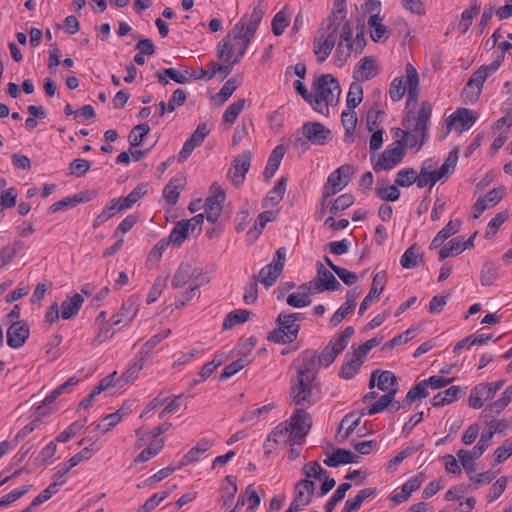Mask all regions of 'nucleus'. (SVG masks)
<instances>
[{
	"instance_id": "f257e3e1",
	"label": "nucleus",
	"mask_w": 512,
	"mask_h": 512,
	"mask_svg": "<svg viewBox=\"0 0 512 512\" xmlns=\"http://www.w3.org/2000/svg\"><path fill=\"white\" fill-rule=\"evenodd\" d=\"M432 113V106L429 102H423L416 115L406 117L403 120V126L411 130L403 132L404 145L410 148L417 146L420 149L428 139L429 119Z\"/></svg>"
},
{
	"instance_id": "f03ea898",
	"label": "nucleus",
	"mask_w": 512,
	"mask_h": 512,
	"mask_svg": "<svg viewBox=\"0 0 512 512\" xmlns=\"http://www.w3.org/2000/svg\"><path fill=\"white\" fill-rule=\"evenodd\" d=\"M341 88L339 81L332 74H322L313 83V109L327 114L329 105H337Z\"/></svg>"
},
{
	"instance_id": "7ed1b4c3",
	"label": "nucleus",
	"mask_w": 512,
	"mask_h": 512,
	"mask_svg": "<svg viewBox=\"0 0 512 512\" xmlns=\"http://www.w3.org/2000/svg\"><path fill=\"white\" fill-rule=\"evenodd\" d=\"M277 328L269 332L267 340L278 343L288 344L294 342L300 331V325L293 323L287 313L281 312L276 319Z\"/></svg>"
},
{
	"instance_id": "20e7f679",
	"label": "nucleus",
	"mask_w": 512,
	"mask_h": 512,
	"mask_svg": "<svg viewBox=\"0 0 512 512\" xmlns=\"http://www.w3.org/2000/svg\"><path fill=\"white\" fill-rule=\"evenodd\" d=\"M354 334L352 326L346 327L343 332L334 336L330 342L324 347L319 356H317L318 364L328 367L331 365L336 357L346 348L349 339Z\"/></svg>"
},
{
	"instance_id": "39448f33",
	"label": "nucleus",
	"mask_w": 512,
	"mask_h": 512,
	"mask_svg": "<svg viewBox=\"0 0 512 512\" xmlns=\"http://www.w3.org/2000/svg\"><path fill=\"white\" fill-rule=\"evenodd\" d=\"M353 173L354 168L349 164L342 165L332 172L323 187V199L326 200L346 187Z\"/></svg>"
},
{
	"instance_id": "423d86ee",
	"label": "nucleus",
	"mask_w": 512,
	"mask_h": 512,
	"mask_svg": "<svg viewBox=\"0 0 512 512\" xmlns=\"http://www.w3.org/2000/svg\"><path fill=\"white\" fill-rule=\"evenodd\" d=\"M406 146L404 140H397L393 145H389L379 156L374 164L375 171L390 170L400 163L405 156Z\"/></svg>"
},
{
	"instance_id": "0eeeda50",
	"label": "nucleus",
	"mask_w": 512,
	"mask_h": 512,
	"mask_svg": "<svg viewBox=\"0 0 512 512\" xmlns=\"http://www.w3.org/2000/svg\"><path fill=\"white\" fill-rule=\"evenodd\" d=\"M314 382H307L306 380L296 379L292 381V387L290 391V398L296 405V408L306 409L310 407L315 399L313 398Z\"/></svg>"
},
{
	"instance_id": "6e6552de",
	"label": "nucleus",
	"mask_w": 512,
	"mask_h": 512,
	"mask_svg": "<svg viewBox=\"0 0 512 512\" xmlns=\"http://www.w3.org/2000/svg\"><path fill=\"white\" fill-rule=\"evenodd\" d=\"M213 193L206 198L202 207L204 208V216L211 224H215L221 215L223 202L225 201V192L222 188L212 185Z\"/></svg>"
},
{
	"instance_id": "1a4fd4ad",
	"label": "nucleus",
	"mask_w": 512,
	"mask_h": 512,
	"mask_svg": "<svg viewBox=\"0 0 512 512\" xmlns=\"http://www.w3.org/2000/svg\"><path fill=\"white\" fill-rule=\"evenodd\" d=\"M351 24L346 15L329 16L323 21L318 29V33L323 35L325 39L333 43L335 46L337 39H340L344 26Z\"/></svg>"
},
{
	"instance_id": "9d476101",
	"label": "nucleus",
	"mask_w": 512,
	"mask_h": 512,
	"mask_svg": "<svg viewBox=\"0 0 512 512\" xmlns=\"http://www.w3.org/2000/svg\"><path fill=\"white\" fill-rule=\"evenodd\" d=\"M299 366L297 367L296 379L306 380L307 382H314L316 380L318 359L315 350H305L298 359Z\"/></svg>"
},
{
	"instance_id": "9b49d317",
	"label": "nucleus",
	"mask_w": 512,
	"mask_h": 512,
	"mask_svg": "<svg viewBox=\"0 0 512 512\" xmlns=\"http://www.w3.org/2000/svg\"><path fill=\"white\" fill-rule=\"evenodd\" d=\"M352 52L356 53V45L352 38V24H346L342 33H340V40L336 49L335 57L338 65H344Z\"/></svg>"
},
{
	"instance_id": "f8f14e48",
	"label": "nucleus",
	"mask_w": 512,
	"mask_h": 512,
	"mask_svg": "<svg viewBox=\"0 0 512 512\" xmlns=\"http://www.w3.org/2000/svg\"><path fill=\"white\" fill-rule=\"evenodd\" d=\"M251 158L252 153L244 151L233 160L232 167L234 170H229L228 177L235 186H239L244 182L245 174L251 166Z\"/></svg>"
},
{
	"instance_id": "ddd939ff",
	"label": "nucleus",
	"mask_w": 512,
	"mask_h": 512,
	"mask_svg": "<svg viewBox=\"0 0 512 512\" xmlns=\"http://www.w3.org/2000/svg\"><path fill=\"white\" fill-rule=\"evenodd\" d=\"M288 422L294 432V439H302L312 426V417L306 412V409L295 408Z\"/></svg>"
},
{
	"instance_id": "4468645a",
	"label": "nucleus",
	"mask_w": 512,
	"mask_h": 512,
	"mask_svg": "<svg viewBox=\"0 0 512 512\" xmlns=\"http://www.w3.org/2000/svg\"><path fill=\"white\" fill-rule=\"evenodd\" d=\"M30 335V329L24 321H14L7 330V344L18 349L22 347Z\"/></svg>"
},
{
	"instance_id": "2eb2a0df",
	"label": "nucleus",
	"mask_w": 512,
	"mask_h": 512,
	"mask_svg": "<svg viewBox=\"0 0 512 512\" xmlns=\"http://www.w3.org/2000/svg\"><path fill=\"white\" fill-rule=\"evenodd\" d=\"M487 79V73L479 68L472 73L465 88L463 89V96L470 102H475L479 99L483 85Z\"/></svg>"
},
{
	"instance_id": "dca6fc26",
	"label": "nucleus",
	"mask_w": 512,
	"mask_h": 512,
	"mask_svg": "<svg viewBox=\"0 0 512 512\" xmlns=\"http://www.w3.org/2000/svg\"><path fill=\"white\" fill-rule=\"evenodd\" d=\"M386 283L387 274L385 271L378 272L374 275L370 291L360 304L358 311L359 315H363L372 301L379 297V295L383 292Z\"/></svg>"
},
{
	"instance_id": "f3484780",
	"label": "nucleus",
	"mask_w": 512,
	"mask_h": 512,
	"mask_svg": "<svg viewBox=\"0 0 512 512\" xmlns=\"http://www.w3.org/2000/svg\"><path fill=\"white\" fill-rule=\"evenodd\" d=\"M301 131L304 137L316 145H324L330 136V130L319 122H306Z\"/></svg>"
},
{
	"instance_id": "a211bd4d",
	"label": "nucleus",
	"mask_w": 512,
	"mask_h": 512,
	"mask_svg": "<svg viewBox=\"0 0 512 512\" xmlns=\"http://www.w3.org/2000/svg\"><path fill=\"white\" fill-rule=\"evenodd\" d=\"M138 311L136 301L133 297L128 298L123 302L119 312L113 315L109 323L111 326H125L133 320Z\"/></svg>"
},
{
	"instance_id": "6ab92c4d",
	"label": "nucleus",
	"mask_w": 512,
	"mask_h": 512,
	"mask_svg": "<svg viewBox=\"0 0 512 512\" xmlns=\"http://www.w3.org/2000/svg\"><path fill=\"white\" fill-rule=\"evenodd\" d=\"M505 192L503 186L493 188L484 197L479 198L473 205L474 218H478L486 209L495 206L501 201Z\"/></svg>"
},
{
	"instance_id": "aec40b11",
	"label": "nucleus",
	"mask_w": 512,
	"mask_h": 512,
	"mask_svg": "<svg viewBox=\"0 0 512 512\" xmlns=\"http://www.w3.org/2000/svg\"><path fill=\"white\" fill-rule=\"evenodd\" d=\"M316 269L317 280L319 281L317 292L338 291L342 288L340 282L335 278L333 273L328 271L321 262H317Z\"/></svg>"
},
{
	"instance_id": "412c9836",
	"label": "nucleus",
	"mask_w": 512,
	"mask_h": 512,
	"mask_svg": "<svg viewBox=\"0 0 512 512\" xmlns=\"http://www.w3.org/2000/svg\"><path fill=\"white\" fill-rule=\"evenodd\" d=\"M187 184V179L184 175H177L173 177L163 189V198L169 206L177 203L181 191Z\"/></svg>"
},
{
	"instance_id": "4be33fe9",
	"label": "nucleus",
	"mask_w": 512,
	"mask_h": 512,
	"mask_svg": "<svg viewBox=\"0 0 512 512\" xmlns=\"http://www.w3.org/2000/svg\"><path fill=\"white\" fill-rule=\"evenodd\" d=\"M315 491V483L310 479H303L298 481L294 486V499L293 501L299 506H307Z\"/></svg>"
},
{
	"instance_id": "5701e85b",
	"label": "nucleus",
	"mask_w": 512,
	"mask_h": 512,
	"mask_svg": "<svg viewBox=\"0 0 512 512\" xmlns=\"http://www.w3.org/2000/svg\"><path fill=\"white\" fill-rule=\"evenodd\" d=\"M360 292L357 288L351 289L346 293V302L333 314L330 319L332 327L338 326L341 321L349 315L355 308L356 299L359 297Z\"/></svg>"
},
{
	"instance_id": "b1692460",
	"label": "nucleus",
	"mask_w": 512,
	"mask_h": 512,
	"mask_svg": "<svg viewBox=\"0 0 512 512\" xmlns=\"http://www.w3.org/2000/svg\"><path fill=\"white\" fill-rule=\"evenodd\" d=\"M423 481V473H419L418 475L410 478L402 485L401 492L396 493L391 497V501L396 504L407 501L411 494L421 487Z\"/></svg>"
},
{
	"instance_id": "393cba45",
	"label": "nucleus",
	"mask_w": 512,
	"mask_h": 512,
	"mask_svg": "<svg viewBox=\"0 0 512 512\" xmlns=\"http://www.w3.org/2000/svg\"><path fill=\"white\" fill-rule=\"evenodd\" d=\"M493 397L491 388L488 387L487 383H480L471 389L468 404L471 408L479 409L483 407L485 401Z\"/></svg>"
},
{
	"instance_id": "a878e982",
	"label": "nucleus",
	"mask_w": 512,
	"mask_h": 512,
	"mask_svg": "<svg viewBox=\"0 0 512 512\" xmlns=\"http://www.w3.org/2000/svg\"><path fill=\"white\" fill-rule=\"evenodd\" d=\"M383 17L379 13L370 15L368 19V26L370 28V36L374 42H384L390 37V31L387 26L381 22Z\"/></svg>"
},
{
	"instance_id": "bb28decb",
	"label": "nucleus",
	"mask_w": 512,
	"mask_h": 512,
	"mask_svg": "<svg viewBox=\"0 0 512 512\" xmlns=\"http://www.w3.org/2000/svg\"><path fill=\"white\" fill-rule=\"evenodd\" d=\"M222 494L219 498V503L222 507L228 509L231 507L235 495L237 493L236 479L233 476H226L221 484Z\"/></svg>"
},
{
	"instance_id": "cd10ccee",
	"label": "nucleus",
	"mask_w": 512,
	"mask_h": 512,
	"mask_svg": "<svg viewBox=\"0 0 512 512\" xmlns=\"http://www.w3.org/2000/svg\"><path fill=\"white\" fill-rule=\"evenodd\" d=\"M191 221L192 219H186L177 222L169 237L166 239L169 245L179 247L183 241L188 238Z\"/></svg>"
},
{
	"instance_id": "c85d7f7f",
	"label": "nucleus",
	"mask_w": 512,
	"mask_h": 512,
	"mask_svg": "<svg viewBox=\"0 0 512 512\" xmlns=\"http://www.w3.org/2000/svg\"><path fill=\"white\" fill-rule=\"evenodd\" d=\"M166 77H169L176 83L185 84L189 82L190 78L192 77V73H190L188 70L180 71L175 68H166L162 72L157 73L158 81L163 85L168 84Z\"/></svg>"
},
{
	"instance_id": "c756f323",
	"label": "nucleus",
	"mask_w": 512,
	"mask_h": 512,
	"mask_svg": "<svg viewBox=\"0 0 512 512\" xmlns=\"http://www.w3.org/2000/svg\"><path fill=\"white\" fill-rule=\"evenodd\" d=\"M84 303L81 294L76 293L71 298L66 299L61 304V317L65 320L70 319L78 314Z\"/></svg>"
},
{
	"instance_id": "7c9ffc66",
	"label": "nucleus",
	"mask_w": 512,
	"mask_h": 512,
	"mask_svg": "<svg viewBox=\"0 0 512 512\" xmlns=\"http://www.w3.org/2000/svg\"><path fill=\"white\" fill-rule=\"evenodd\" d=\"M283 270V264L281 263H270L263 267L259 275V281H261L267 288L271 287L280 276Z\"/></svg>"
},
{
	"instance_id": "2f4dec72",
	"label": "nucleus",
	"mask_w": 512,
	"mask_h": 512,
	"mask_svg": "<svg viewBox=\"0 0 512 512\" xmlns=\"http://www.w3.org/2000/svg\"><path fill=\"white\" fill-rule=\"evenodd\" d=\"M285 150L282 145L276 146L269 156L267 166L263 172V177L269 181L278 170L281 160L284 157Z\"/></svg>"
},
{
	"instance_id": "473e14b6",
	"label": "nucleus",
	"mask_w": 512,
	"mask_h": 512,
	"mask_svg": "<svg viewBox=\"0 0 512 512\" xmlns=\"http://www.w3.org/2000/svg\"><path fill=\"white\" fill-rule=\"evenodd\" d=\"M286 182L287 179L285 177H281L277 181L273 189L269 191L267 196L263 199V207H274L283 199L284 193L286 191Z\"/></svg>"
},
{
	"instance_id": "72a5a7b5",
	"label": "nucleus",
	"mask_w": 512,
	"mask_h": 512,
	"mask_svg": "<svg viewBox=\"0 0 512 512\" xmlns=\"http://www.w3.org/2000/svg\"><path fill=\"white\" fill-rule=\"evenodd\" d=\"M334 48L333 43L324 38L318 32L314 38L313 51L317 56L318 62L323 63L331 54Z\"/></svg>"
},
{
	"instance_id": "f704fd0d",
	"label": "nucleus",
	"mask_w": 512,
	"mask_h": 512,
	"mask_svg": "<svg viewBox=\"0 0 512 512\" xmlns=\"http://www.w3.org/2000/svg\"><path fill=\"white\" fill-rule=\"evenodd\" d=\"M342 125L345 128V142L354 141V132L357 125V116L354 109L347 108L341 114Z\"/></svg>"
},
{
	"instance_id": "c9c22d12",
	"label": "nucleus",
	"mask_w": 512,
	"mask_h": 512,
	"mask_svg": "<svg viewBox=\"0 0 512 512\" xmlns=\"http://www.w3.org/2000/svg\"><path fill=\"white\" fill-rule=\"evenodd\" d=\"M461 222L460 220H450L446 226L440 230L437 235L434 237L430 244V249L438 248L445 240H447L451 235L457 233L460 229Z\"/></svg>"
},
{
	"instance_id": "e433bc0d",
	"label": "nucleus",
	"mask_w": 512,
	"mask_h": 512,
	"mask_svg": "<svg viewBox=\"0 0 512 512\" xmlns=\"http://www.w3.org/2000/svg\"><path fill=\"white\" fill-rule=\"evenodd\" d=\"M460 393H462V389L459 386H451L435 395L431 400V404L433 407H442L450 404L458 399Z\"/></svg>"
},
{
	"instance_id": "4c0bfd02",
	"label": "nucleus",
	"mask_w": 512,
	"mask_h": 512,
	"mask_svg": "<svg viewBox=\"0 0 512 512\" xmlns=\"http://www.w3.org/2000/svg\"><path fill=\"white\" fill-rule=\"evenodd\" d=\"M293 437L294 432L291 428V425L288 421L281 422L277 425L272 432L269 434L267 442L273 441L276 444L278 443H287L288 439Z\"/></svg>"
},
{
	"instance_id": "58836bf2",
	"label": "nucleus",
	"mask_w": 512,
	"mask_h": 512,
	"mask_svg": "<svg viewBox=\"0 0 512 512\" xmlns=\"http://www.w3.org/2000/svg\"><path fill=\"white\" fill-rule=\"evenodd\" d=\"M406 77H407V91H408V101L416 100L418 97L419 91V76L414 68V66L410 63L406 66Z\"/></svg>"
},
{
	"instance_id": "ea45409f",
	"label": "nucleus",
	"mask_w": 512,
	"mask_h": 512,
	"mask_svg": "<svg viewBox=\"0 0 512 512\" xmlns=\"http://www.w3.org/2000/svg\"><path fill=\"white\" fill-rule=\"evenodd\" d=\"M192 279V266L190 263H182L176 270L171 285L174 289L182 288Z\"/></svg>"
},
{
	"instance_id": "a19ab883",
	"label": "nucleus",
	"mask_w": 512,
	"mask_h": 512,
	"mask_svg": "<svg viewBox=\"0 0 512 512\" xmlns=\"http://www.w3.org/2000/svg\"><path fill=\"white\" fill-rule=\"evenodd\" d=\"M362 360L353 357L352 354H346L345 361L340 370V377L343 379H352L359 371Z\"/></svg>"
},
{
	"instance_id": "79ce46f5",
	"label": "nucleus",
	"mask_w": 512,
	"mask_h": 512,
	"mask_svg": "<svg viewBox=\"0 0 512 512\" xmlns=\"http://www.w3.org/2000/svg\"><path fill=\"white\" fill-rule=\"evenodd\" d=\"M251 312L245 309H236L230 312L223 321V330H229L237 324L245 323L250 318Z\"/></svg>"
},
{
	"instance_id": "37998d69",
	"label": "nucleus",
	"mask_w": 512,
	"mask_h": 512,
	"mask_svg": "<svg viewBox=\"0 0 512 512\" xmlns=\"http://www.w3.org/2000/svg\"><path fill=\"white\" fill-rule=\"evenodd\" d=\"M420 248L413 244L402 255L400 263L403 268L411 269L418 265V259L423 262V255L419 253Z\"/></svg>"
},
{
	"instance_id": "c03bdc74",
	"label": "nucleus",
	"mask_w": 512,
	"mask_h": 512,
	"mask_svg": "<svg viewBox=\"0 0 512 512\" xmlns=\"http://www.w3.org/2000/svg\"><path fill=\"white\" fill-rule=\"evenodd\" d=\"M239 44L240 43L232 39L231 35H227L218 45V57L224 62H229Z\"/></svg>"
},
{
	"instance_id": "a18cd8bd",
	"label": "nucleus",
	"mask_w": 512,
	"mask_h": 512,
	"mask_svg": "<svg viewBox=\"0 0 512 512\" xmlns=\"http://www.w3.org/2000/svg\"><path fill=\"white\" fill-rule=\"evenodd\" d=\"M120 211H122V209H120L119 199H112L105 209L95 218L93 228L100 227Z\"/></svg>"
},
{
	"instance_id": "49530a36",
	"label": "nucleus",
	"mask_w": 512,
	"mask_h": 512,
	"mask_svg": "<svg viewBox=\"0 0 512 512\" xmlns=\"http://www.w3.org/2000/svg\"><path fill=\"white\" fill-rule=\"evenodd\" d=\"M397 388H391L386 394L382 395L366 412L368 415H374L389 408V405L395 399Z\"/></svg>"
},
{
	"instance_id": "de8ad7c7",
	"label": "nucleus",
	"mask_w": 512,
	"mask_h": 512,
	"mask_svg": "<svg viewBox=\"0 0 512 512\" xmlns=\"http://www.w3.org/2000/svg\"><path fill=\"white\" fill-rule=\"evenodd\" d=\"M428 384L426 380H422L413 386L403 401V406L411 405L417 398L422 399L429 396V392L427 390Z\"/></svg>"
},
{
	"instance_id": "09e8293b",
	"label": "nucleus",
	"mask_w": 512,
	"mask_h": 512,
	"mask_svg": "<svg viewBox=\"0 0 512 512\" xmlns=\"http://www.w3.org/2000/svg\"><path fill=\"white\" fill-rule=\"evenodd\" d=\"M262 1H259V4L254 7L251 15L249 23L246 27V36L252 38L254 33L256 32L259 24L262 21L263 15L265 13V7L261 5Z\"/></svg>"
},
{
	"instance_id": "8fccbe9b",
	"label": "nucleus",
	"mask_w": 512,
	"mask_h": 512,
	"mask_svg": "<svg viewBox=\"0 0 512 512\" xmlns=\"http://www.w3.org/2000/svg\"><path fill=\"white\" fill-rule=\"evenodd\" d=\"M358 71L361 73V81L370 80L377 74V65L372 57H364L358 64Z\"/></svg>"
},
{
	"instance_id": "3c124183",
	"label": "nucleus",
	"mask_w": 512,
	"mask_h": 512,
	"mask_svg": "<svg viewBox=\"0 0 512 512\" xmlns=\"http://www.w3.org/2000/svg\"><path fill=\"white\" fill-rule=\"evenodd\" d=\"M417 181V171L414 168H403L397 172L395 184L399 187H410Z\"/></svg>"
},
{
	"instance_id": "603ef678",
	"label": "nucleus",
	"mask_w": 512,
	"mask_h": 512,
	"mask_svg": "<svg viewBox=\"0 0 512 512\" xmlns=\"http://www.w3.org/2000/svg\"><path fill=\"white\" fill-rule=\"evenodd\" d=\"M366 415V412L365 410H362L360 413L356 412V411H353V412H350L348 414H346L343 419L341 420L340 422V429L349 423L350 419L354 418L353 419V422H351V424L348 425L345 433L342 435V438L343 440L347 439L351 434L352 432L357 428V426L359 425L360 423V420H361V417Z\"/></svg>"
},
{
	"instance_id": "864d4df0",
	"label": "nucleus",
	"mask_w": 512,
	"mask_h": 512,
	"mask_svg": "<svg viewBox=\"0 0 512 512\" xmlns=\"http://www.w3.org/2000/svg\"><path fill=\"white\" fill-rule=\"evenodd\" d=\"M245 99H238L230 104L223 114V122L232 125L245 106Z\"/></svg>"
},
{
	"instance_id": "5fc2aeb1",
	"label": "nucleus",
	"mask_w": 512,
	"mask_h": 512,
	"mask_svg": "<svg viewBox=\"0 0 512 512\" xmlns=\"http://www.w3.org/2000/svg\"><path fill=\"white\" fill-rule=\"evenodd\" d=\"M363 100V88L358 82H353L350 85L347 94V108L355 109Z\"/></svg>"
},
{
	"instance_id": "6e6d98bb",
	"label": "nucleus",
	"mask_w": 512,
	"mask_h": 512,
	"mask_svg": "<svg viewBox=\"0 0 512 512\" xmlns=\"http://www.w3.org/2000/svg\"><path fill=\"white\" fill-rule=\"evenodd\" d=\"M163 448V439H154L136 458L135 462H146L156 456Z\"/></svg>"
},
{
	"instance_id": "4d7b16f0",
	"label": "nucleus",
	"mask_w": 512,
	"mask_h": 512,
	"mask_svg": "<svg viewBox=\"0 0 512 512\" xmlns=\"http://www.w3.org/2000/svg\"><path fill=\"white\" fill-rule=\"evenodd\" d=\"M399 186L395 185H388L386 187H377L375 189V194L378 198L395 202L400 198L401 192L398 188Z\"/></svg>"
},
{
	"instance_id": "13d9d810",
	"label": "nucleus",
	"mask_w": 512,
	"mask_h": 512,
	"mask_svg": "<svg viewBox=\"0 0 512 512\" xmlns=\"http://www.w3.org/2000/svg\"><path fill=\"white\" fill-rule=\"evenodd\" d=\"M145 194V190L141 185L135 187L126 197L118 198L120 209L125 210L138 202Z\"/></svg>"
},
{
	"instance_id": "bf43d9fd",
	"label": "nucleus",
	"mask_w": 512,
	"mask_h": 512,
	"mask_svg": "<svg viewBox=\"0 0 512 512\" xmlns=\"http://www.w3.org/2000/svg\"><path fill=\"white\" fill-rule=\"evenodd\" d=\"M352 487L349 482H345L340 484L337 490L334 492L333 496L327 501L325 504V510L327 512H332L337 503L342 501L345 498L346 492Z\"/></svg>"
},
{
	"instance_id": "052dcab7",
	"label": "nucleus",
	"mask_w": 512,
	"mask_h": 512,
	"mask_svg": "<svg viewBox=\"0 0 512 512\" xmlns=\"http://www.w3.org/2000/svg\"><path fill=\"white\" fill-rule=\"evenodd\" d=\"M249 364V359L247 358H239L229 365H227L219 376V380H226L233 375L237 374L240 370L246 367Z\"/></svg>"
},
{
	"instance_id": "680f3d73",
	"label": "nucleus",
	"mask_w": 512,
	"mask_h": 512,
	"mask_svg": "<svg viewBox=\"0 0 512 512\" xmlns=\"http://www.w3.org/2000/svg\"><path fill=\"white\" fill-rule=\"evenodd\" d=\"M498 277L497 268L491 262H486L480 272V281L483 286L492 285Z\"/></svg>"
},
{
	"instance_id": "e2e57ef3",
	"label": "nucleus",
	"mask_w": 512,
	"mask_h": 512,
	"mask_svg": "<svg viewBox=\"0 0 512 512\" xmlns=\"http://www.w3.org/2000/svg\"><path fill=\"white\" fill-rule=\"evenodd\" d=\"M376 493V488H364L360 490L358 494L355 496V498L346 501V503L348 504V508H352L354 511L359 510L362 503L366 499L376 495Z\"/></svg>"
},
{
	"instance_id": "0e129e2a",
	"label": "nucleus",
	"mask_w": 512,
	"mask_h": 512,
	"mask_svg": "<svg viewBox=\"0 0 512 512\" xmlns=\"http://www.w3.org/2000/svg\"><path fill=\"white\" fill-rule=\"evenodd\" d=\"M150 127L147 124H138L130 132L128 136L129 143L132 147L141 145L144 137L149 133Z\"/></svg>"
},
{
	"instance_id": "69168bd1",
	"label": "nucleus",
	"mask_w": 512,
	"mask_h": 512,
	"mask_svg": "<svg viewBox=\"0 0 512 512\" xmlns=\"http://www.w3.org/2000/svg\"><path fill=\"white\" fill-rule=\"evenodd\" d=\"M238 84L235 78L228 79L220 91L215 95L214 100H219V105L224 104L237 89Z\"/></svg>"
},
{
	"instance_id": "338daca9",
	"label": "nucleus",
	"mask_w": 512,
	"mask_h": 512,
	"mask_svg": "<svg viewBox=\"0 0 512 512\" xmlns=\"http://www.w3.org/2000/svg\"><path fill=\"white\" fill-rule=\"evenodd\" d=\"M457 161H458V149L455 148L449 153L448 157L446 158L444 163L441 165V167L439 169H437V171L440 173V175L443 178H447L450 174L453 173V171L456 167Z\"/></svg>"
},
{
	"instance_id": "774afa93",
	"label": "nucleus",
	"mask_w": 512,
	"mask_h": 512,
	"mask_svg": "<svg viewBox=\"0 0 512 512\" xmlns=\"http://www.w3.org/2000/svg\"><path fill=\"white\" fill-rule=\"evenodd\" d=\"M258 282L259 277L257 275H253L250 279V282L245 287L243 300L246 304H253L256 302L258 298Z\"/></svg>"
}]
</instances>
